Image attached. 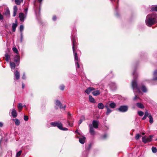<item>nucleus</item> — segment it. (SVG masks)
Returning a JSON list of instances; mask_svg holds the SVG:
<instances>
[{
	"mask_svg": "<svg viewBox=\"0 0 157 157\" xmlns=\"http://www.w3.org/2000/svg\"><path fill=\"white\" fill-rule=\"evenodd\" d=\"M109 105L111 108H114L115 107L116 105L115 103L112 102L109 104Z\"/></svg>",
	"mask_w": 157,
	"mask_h": 157,
	"instance_id": "nucleus-31",
	"label": "nucleus"
},
{
	"mask_svg": "<svg viewBox=\"0 0 157 157\" xmlns=\"http://www.w3.org/2000/svg\"><path fill=\"white\" fill-rule=\"evenodd\" d=\"M72 48L73 52L74 54V58L75 60V62L76 64V67L78 68H79V65L78 63V59L77 56V53L75 52V39L74 38L72 39Z\"/></svg>",
	"mask_w": 157,
	"mask_h": 157,
	"instance_id": "nucleus-1",
	"label": "nucleus"
},
{
	"mask_svg": "<svg viewBox=\"0 0 157 157\" xmlns=\"http://www.w3.org/2000/svg\"><path fill=\"white\" fill-rule=\"evenodd\" d=\"M140 137V135L139 134H137L135 136V139H136V140H137Z\"/></svg>",
	"mask_w": 157,
	"mask_h": 157,
	"instance_id": "nucleus-41",
	"label": "nucleus"
},
{
	"mask_svg": "<svg viewBox=\"0 0 157 157\" xmlns=\"http://www.w3.org/2000/svg\"><path fill=\"white\" fill-rule=\"evenodd\" d=\"M133 75H135V72H133Z\"/></svg>",
	"mask_w": 157,
	"mask_h": 157,
	"instance_id": "nucleus-60",
	"label": "nucleus"
},
{
	"mask_svg": "<svg viewBox=\"0 0 157 157\" xmlns=\"http://www.w3.org/2000/svg\"><path fill=\"white\" fill-rule=\"evenodd\" d=\"M23 0H21L22 1H23Z\"/></svg>",
	"mask_w": 157,
	"mask_h": 157,
	"instance_id": "nucleus-64",
	"label": "nucleus"
},
{
	"mask_svg": "<svg viewBox=\"0 0 157 157\" xmlns=\"http://www.w3.org/2000/svg\"><path fill=\"white\" fill-rule=\"evenodd\" d=\"M27 15L23 13H20L19 14L20 20H24L26 18Z\"/></svg>",
	"mask_w": 157,
	"mask_h": 157,
	"instance_id": "nucleus-10",
	"label": "nucleus"
},
{
	"mask_svg": "<svg viewBox=\"0 0 157 157\" xmlns=\"http://www.w3.org/2000/svg\"><path fill=\"white\" fill-rule=\"evenodd\" d=\"M17 10L18 9L17 6H14L13 8V17H15L16 16Z\"/></svg>",
	"mask_w": 157,
	"mask_h": 157,
	"instance_id": "nucleus-15",
	"label": "nucleus"
},
{
	"mask_svg": "<svg viewBox=\"0 0 157 157\" xmlns=\"http://www.w3.org/2000/svg\"><path fill=\"white\" fill-rule=\"evenodd\" d=\"M57 19V17L56 16H54L52 18L53 20H56Z\"/></svg>",
	"mask_w": 157,
	"mask_h": 157,
	"instance_id": "nucleus-51",
	"label": "nucleus"
},
{
	"mask_svg": "<svg viewBox=\"0 0 157 157\" xmlns=\"http://www.w3.org/2000/svg\"><path fill=\"white\" fill-rule=\"evenodd\" d=\"M105 107L107 109L106 114L108 115L112 111L107 106H105Z\"/></svg>",
	"mask_w": 157,
	"mask_h": 157,
	"instance_id": "nucleus-29",
	"label": "nucleus"
},
{
	"mask_svg": "<svg viewBox=\"0 0 157 157\" xmlns=\"http://www.w3.org/2000/svg\"><path fill=\"white\" fill-rule=\"evenodd\" d=\"M20 56L18 55V54L15 56L14 58V61L16 63V64L17 65H18L19 64V62L20 61Z\"/></svg>",
	"mask_w": 157,
	"mask_h": 157,
	"instance_id": "nucleus-11",
	"label": "nucleus"
},
{
	"mask_svg": "<svg viewBox=\"0 0 157 157\" xmlns=\"http://www.w3.org/2000/svg\"><path fill=\"white\" fill-rule=\"evenodd\" d=\"M13 121H14L16 125L18 126L20 125V121L18 119H13Z\"/></svg>",
	"mask_w": 157,
	"mask_h": 157,
	"instance_id": "nucleus-24",
	"label": "nucleus"
},
{
	"mask_svg": "<svg viewBox=\"0 0 157 157\" xmlns=\"http://www.w3.org/2000/svg\"><path fill=\"white\" fill-rule=\"evenodd\" d=\"M3 126V124L2 122H0V127H2Z\"/></svg>",
	"mask_w": 157,
	"mask_h": 157,
	"instance_id": "nucleus-55",
	"label": "nucleus"
},
{
	"mask_svg": "<svg viewBox=\"0 0 157 157\" xmlns=\"http://www.w3.org/2000/svg\"><path fill=\"white\" fill-rule=\"evenodd\" d=\"M28 9L27 8H25L24 10V12H25V13L27 15V12H28Z\"/></svg>",
	"mask_w": 157,
	"mask_h": 157,
	"instance_id": "nucleus-46",
	"label": "nucleus"
},
{
	"mask_svg": "<svg viewBox=\"0 0 157 157\" xmlns=\"http://www.w3.org/2000/svg\"><path fill=\"white\" fill-rule=\"evenodd\" d=\"M85 137L84 136L80 138L79 140V142L82 144H84L85 142Z\"/></svg>",
	"mask_w": 157,
	"mask_h": 157,
	"instance_id": "nucleus-19",
	"label": "nucleus"
},
{
	"mask_svg": "<svg viewBox=\"0 0 157 157\" xmlns=\"http://www.w3.org/2000/svg\"><path fill=\"white\" fill-rule=\"evenodd\" d=\"M80 119L82 120V121H84L85 120V117L84 116H82L81 117Z\"/></svg>",
	"mask_w": 157,
	"mask_h": 157,
	"instance_id": "nucleus-47",
	"label": "nucleus"
},
{
	"mask_svg": "<svg viewBox=\"0 0 157 157\" xmlns=\"http://www.w3.org/2000/svg\"><path fill=\"white\" fill-rule=\"evenodd\" d=\"M67 114V122L69 125L72 127L73 125L72 122H74V119L72 117L70 113H68Z\"/></svg>",
	"mask_w": 157,
	"mask_h": 157,
	"instance_id": "nucleus-4",
	"label": "nucleus"
},
{
	"mask_svg": "<svg viewBox=\"0 0 157 157\" xmlns=\"http://www.w3.org/2000/svg\"><path fill=\"white\" fill-rule=\"evenodd\" d=\"M89 127H90V133L91 135H93L95 133V132L94 131V128L93 127H92V125L90 124L89 125Z\"/></svg>",
	"mask_w": 157,
	"mask_h": 157,
	"instance_id": "nucleus-20",
	"label": "nucleus"
},
{
	"mask_svg": "<svg viewBox=\"0 0 157 157\" xmlns=\"http://www.w3.org/2000/svg\"><path fill=\"white\" fill-rule=\"evenodd\" d=\"M60 89L61 90H63L64 89V86L63 85H62L60 86Z\"/></svg>",
	"mask_w": 157,
	"mask_h": 157,
	"instance_id": "nucleus-44",
	"label": "nucleus"
},
{
	"mask_svg": "<svg viewBox=\"0 0 157 157\" xmlns=\"http://www.w3.org/2000/svg\"><path fill=\"white\" fill-rule=\"evenodd\" d=\"M23 106H22V104L21 103H19L18 105V109L20 112L21 109H22Z\"/></svg>",
	"mask_w": 157,
	"mask_h": 157,
	"instance_id": "nucleus-30",
	"label": "nucleus"
},
{
	"mask_svg": "<svg viewBox=\"0 0 157 157\" xmlns=\"http://www.w3.org/2000/svg\"><path fill=\"white\" fill-rule=\"evenodd\" d=\"M18 25V23L17 21H16L15 23H13L12 24V27L13 31L14 32L16 31V29Z\"/></svg>",
	"mask_w": 157,
	"mask_h": 157,
	"instance_id": "nucleus-14",
	"label": "nucleus"
},
{
	"mask_svg": "<svg viewBox=\"0 0 157 157\" xmlns=\"http://www.w3.org/2000/svg\"><path fill=\"white\" fill-rule=\"evenodd\" d=\"M154 75V78L153 79V80H157V70H155L153 74Z\"/></svg>",
	"mask_w": 157,
	"mask_h": 157,
	"instance_id": "nucleus-28",
	"label": "nucleus"
},
{
	"mask_svg": "<svg viewBox=\"0 0 157 157\" xmlns=\"http://www.w3.org/2000/svg\"><path fill=\"white\" fill-rule=\"evenodd\" d=\"M38 1L39 2L41 3L42 2V0H38Z\"/></svg>",
	"mask_w": 157,
	"mask_h": 157,
	"instance_id": "nucleus-56",
	"label": "nucleus"
},
{
	"mask_svg": "<svg viewBox=\"0 0 157 157\" xmlns=\"http://www.w3.org/2000/svg\"><path fill=\"white\" fill-rule=\"evenodd\" d=\"M15 2L16 4L19 5L21 3V1L20 0H15Z\"/></svg>",
	"mask_w": 157,
	"mask_h": 157,
	"instance_id": "nucleus-40",
	"label": "nucleus"
},
{
	"mask_svg": "<svg viewBox=\"0 0 157 157\" xmlns=\"http://www.w3.org/2000/svg\"><path fill=\"white\" fill-rule=\"evenodd\" d=\"M50 124L53 127L57 126L59 129L61 130L66 131L67 128L63 127V124L60 121H57L52 122Z\"/></svg>",
	"mask_w": 157,
	"mask_h": 157,
	"instance_id": "nucleus-2",
	"label": "nucleus"
},
{
	"mask_svg": "<svg viewBox=\"0 0 157 157\" xmlns=\"http://www.w3.org/2000/svg\"><path fill=\"white\" fill-rule=\"evenodd\" d=\"M22 37H23L22 33H21V42H22Z\"/></svg>",
	"mask_w": 157,
	"mask_h": 157,
	"instance_id": "nucleus-50",
	"label": "nucleus"
},
{
	"mask_svg": "<svg viewBox=\"0 0 157 157\" xmlns=\"http://www.w3.org/2000/svg\"><path fill=\"white\" fill-rule=\"evenodd\" d=\"M118 110L121 112H126L128 110V106L126 105L121 106L119 108Z\"/></svg>",
	"mask_w": 157,
	"mask_h": 157,
	"instance_id": "nucleus-6",
	"label": "nucleus"
},
{
	"mask_svg": "<svg viewBox=\"0 0 157 157\" xmlns=\"http://www.w3.org/2000/svg\"><path fill=\"white\" fill-rule=\"evenodd\" d=\"M132 86L134 90H137L139 91L138 88L137 86V84L135 79L133 80L132 82Z\"/></svg>",
	"mask_w": 157,
	"mask_h": 157,
	"instance_id": "nucleus-8",
	"label": "nucleus"
},
{
	"mask_svg": "<svg viewBox=\"0 0 157 157\" xmlns=\"http://www.w3.org/2000/svg\"><path fill=\"white\" fill-rule=\"evenodd\" d=\"M141 90L144 92H146L147 91L146 88L144 86H142Z\"/></svg>",
	"mask_w": 157,
	"mask_h": 157,
	"instance_id": "nucleus-33",
	"label": "nucleus"
},
{
	"mask_svg": "<svg viewBox=\"0 0 157 157\" xmlns=\"http://www.w3.org/2000/svg\"><path fill=\"white\" fill-rule=\"evenodd\" d=\"M137 106L140 109H144V105L141 103L140 102L137 103L136 104Z\"/></svg>",
	"mask_w": 157,
	"mask_h": 157,
	"instance_id": "nucleus-23",
	"label": "nucleus"
},
{
	"mask_svg": "<svg viewBox=\"0 0 157 157\" xmlns=\"http://www.w3.org/2000/svg\"><path fill=\"white\" fill-rule=\"evenodd\" d=\"M4 15L7 17H9L10 16V11L8 7H6L4 11Z\"/></svg>",
	"mask_w": 157,
	"mask_h": 157,
	"instance_id": "nucleus-9",
	"label": "nucleus"
},
{
	"mask_svg": "<svg viewBox=\"0 0 157 157\" xmlns=\"http://www.w3.org/2000/svg\"><path fill=\"white\" fill-rule=\"evenodd\" d=\"M22 153V151H19L17 153L16 156V157H19L21 154Z\"/></svg>",
	"mask_w": 157,
	"mask_h": 157,
	"instance_id": "nucleus-39",
	"label": "nucleus"
},
{
	"mask_svg": "<svg viewBox=\"0 0 157 157\" xmlns=\"http://www.w3.org/2000/svg\"><path fill=\"white\" fill-rule=\"evenodd\" d=\"M106 137V135H104V136H103V138H105V137Z\"/></svg>",
	"mask_w": 157,
	"mask_h": 157,
	"instance_id": "nucleus-57",
	"label": "nucleus"
},
{
	"mask_svg": "<svg viewBox=\"0 0 157 157\" xmlns=\"http://www.w3.org/2000/svg\"><path fill=\"white\" fill-rule=\"evenodd\" d=\"M14 78L16 79H18L20 77V74L17 71H16L14 74Z\"/></svg>",
	"mask_w": 157,
	"mask_h": 157,
	"instance_id": "nucleus-16",
	"label": "nucleus"
},
{
	"mask_svg": "<svg viewBox=\"0 0 157 157\" xmlns=\"http://www.w3.org/2000/svg\"><path fill=\"white\" fill-rule=\"evenodd\" d=\"M146 20H157V14L155 13L149 14L147 16Z\"/></svg>",
	"mask_w": 157,
	"mask_h": 157,
	"instance_id": "nucleus-3",
	"label": "nucleus"
},
{
	"mask_svg": "<svg viewBox=\"0 0 157 157\" xmlns=\"http://www.w3.org/2000/svg\"><path fill=\"white\" fill-rule=\"evenodd\" d=\"M138 114L140 116H142L144 115V113L143 112L141 111H138L137 112Z\"/></svg>",
	"mask_w": 157,
	"mask_h": 157,
	"instance_id": "nucleus-37",
	"label": "nucleus"
},
{
	"mask_svg": "<svg viewBox=\"0 0 157 157\" xmlns=\"http://www.w3.org/2000/svg\"><path fill=\"white\" fill-rule=\"evenodd\" d=\"M24 29V27L23 25H21L20 27V30L21 33H22V31Z\"/></svg>",
	"mask_w": 157,
	"mask_h": 157,
	"instance_id": "nucleus-36",
	"label": "nucleus"
},
{
	"mask_svg": "<svg viewBox=\"0 0 157 157\" xmlns=\"http://www.w3.org/2000/svg\"><path fill=\"white\" fill-rule=\"evenodd\" d=\"M11 114L13 117H15L17 116V113L15 109H13L11 112Z\"/></svg>",
	"mask_w": 157,
	"mask_h": 157,
	"instance_id": "nucleus-18",
	"label": "nucleus"
},
{
	"mask_svg": "<svg viewBox=\"0 0 157 157\" xmlns=\"http://www.w3.org/2000/svg\"><path fill=\"white\" fill-rule=\"evenodd\" d=\"M94 89H95L94 88L90 87L86 90H85V92L88 94L90 93L92 91L94 90Z\"/></svg>",
	"mask_w": 157,
	"mask_h": 157,
	"instance_id": "nucleus-12",
	"label": "nucleus"
},
{
	"mask_svg": "<svg viewBox=\"0 0 157 157\" xmlns=\"http://www.w3.org/2000/svg\"><path fill=\"white\" fill-rule=\"evenodd\" d=\"M135 106L134 105H133L132 107V108L133 109H135Z\"/></svg>",
	"mask_w": 157,
	"mask_h": 157,
	"instance_id": "nucleus-59",
	"label": "nucleus"
},
{
	"mask_svg": "<svg viewBox=\"0 0 157 157\" xmlns=\"http://www.w3.org/2000/svg\"><path fill=\"white\" fill-rule=\"evenodd\" d=\"M156 140H157V138Z\"/></svg>",
	"mask_w": 157,
	"mask_h": 157,
	"instance_id": "nucleus-63",
	"label": "nucleus"
},
{
	"mask_svg": "<svg viewBox=\"0 0 157 157\" xmlns=\"http://www.w3.org/2000/svg\"><path fill=\"white\" fill-rule=\"evenodd\" d=\"M5 57H6V60L7 61H8L9 60L10 58V56L8 54H6L5 55Z\"/></svg>",
	"mask_w": 157,
	"mask_h": 157,
	"instance_id": "nucleus-34",
	"label": "nucleus"
},
{
	"mask_svg": "<svg viewBox=\"0 0 157 157\" xmlns=\"http://www.w3.org/2000/svg\"><path fill=\"white\" fill-rule=\"evenodd\" d=\"M92 93L93 95L96 96L99 95L100 92L99 90H97L93 92Z\"/></svg>",
	"mask_w": 157,
	"mask_h": 157,
	"instance_id": "nucleus-21",
	"label": "nucleus"
},
{
	"mask_svg": "<svg viewBox=\"0 0 157 157\" xmlns=\"http://www.w3.org/2000/svg\"><path fill=\"white\" fill-rule=\"evenodd\" d=\"M89 100L92 103H95V100L94 98L91 95H89Z\"/></svg>",
	"mask_w": 157,
	"mask_h": 157,
	"instance_id": "nucleus-25",
	"label": "nucleus"
},
{
	"mask_svg": "<svg viewBox=\"0 0 157 157\" xmlns=\"http://www.w3.org/2000/svg\"><path fill=\"white\" fill-rule=\"evenodd\" d=\"M98 108L100 109H103L105 107L103 104L101 103L98 104Z\"/></svg>",
	"mask_w": 157,
	"mask_h": 157,
	"instance_id": "nucleus-22",
	"label": "nucleus"
},
{
	"mask_svg": "<svg viewBox=\"0 0 157 157\" xmlns=\"http://www.w3.org/2000/svg\"><path fill=\"white\" fill-rule=\"evenodd\" d=\"M146 24L148 26H151L157 22V20H146Z\"/></svg>",
	"mask_w": 157,
	"mask_h": 157,
	"instance_id": "nucleus-7",
	"label": "nucleus"
},
{
	"mask_svg": "<svg viewBox=\"0 0 157 157\" xmlns=\"http://www.w3.org/2000/svg\"><path fill=\"white\" fill-rule=\"evenodd\" d=\"M82 121H83L82 120L80 119L79 121V122H78V124H80L82 123Z\"/></svg>",
	"mask_w": 157,
	"mask_h": 157,
	"instance_id": "nucleus-52",
	"label": "nucleus"
},
{
	"mask_svg": "<svg viewBox=\"0 0 157 157\" xmlns=\"http://www.w3.org/2000/svg\"><path fill=\"white\" fill-rule=\"evenodd\" d=\"M112 2L113 3H114V2L115 3H118V0H112Z\"/></svg>",
	"mask_w": 157,
	"mask_h": 157,
	"instance_id": "nucleus-48",
	"label": "nucleus"
},
{
	"mask_svg": "<svg viewBox=\"0 0 157 157\" xmlns=\"http://www.w3.org/2000/svg\"><path fill=\"white\" fill-rule=\"evenodd\" d=\"M144 134H145L143 132V133H142V134L143 135H144Z\"/></svg>",
	"mask_w": 157,
	"mask_h": 157,
	"instance_id": "nucleus-61",
	"label": "nucleus"
},
{
	"mask_svg": "<svg viewBox=\"0 0 157 157\" xmlns=\"http://www.w3.org/2000/svg\"><path fill=\"white\" fill-rule=\"evenodd\" d=\"M10 67L11 69H14L15 67V65L14 63L13 62L10 63Z\"/></svg>",
	"mask_w": 157,
	"mask_h": 157,
	"instance_id": "nucleus-26",
	"label": "nucleus"
},
{
	"mask_svg": "<svg viewBox=\"0 0 157 157\" xmlns=\"http://www.w3.org/2000/svg\"><path fill=\"white\" fill-rule=\"evenodd\" d=\"M56 105L58 106L60 109L63 108L64 109L66 108V105H64L63 107L62 106V105L61 103L58 100H56Z\"/></svg>",
	"mask_w": 157,
	"mask_h": 157,
	"instance_id": "nucleus-13",
	"label": "nucleus"
},
{
	"mask_svg": "<svg viewBox=\"0 0 157 157\" xmlns=\"http://www.w3.org/2000/svg\"><path fill=\"white\" fill-rule=\"evenodd\" d=\"M12 50L14 52L16 53L17 54H18V51L16 47H13L12 48Z\"/></svg>",
	"mask_w": 157,
	"mask_h": 157,
	"instance_id": "nucleus-35",
	"label": "nucleus"
},
{
	"mask_svg": "<svg viewBox=\"0 0 157 157\" xmlns=\"http://www.w3.org/2000/svg\"><path fill=\"white\" fill-rule=\"evenodd\" d=\"M138 99H140L139 98L137 97L136 95H135V97L133 98V100L134 101H136Z\"/></svg>",
	"mask_w": 157,
	"mask_h": 157,
	"instance_id": "nucleus-43",
	"label": "nucleus"
},
{
	"mask_svg": "<svg viewBox=\"0 0 157 157\" xmlns=\"http://www.w3.org/2000/svg\"><path fill=\"white\" fill-rule=\"evenodd\" d=\"M93 124L94 128H98V122L97 121H93Z\"/></svg>",
	"mask_w": 157,
	"mask_h": 157,
	"instance_id": "nucleus-17",
	"label": "nucleus"
},
{
	"mask_svg": "<svg viewBox=\"0 0 157 157\" xmlns=\"http://www.w3.org/2000/svg\"><path fill=\"white\" fill-rule=\"evenodd\" d=\"M28 117L27 116H25L24 117V119L25 121H27L28 120Z\"/></svg>",
	"mask_w": 157,
	"mask_h": 157,
	"instance_id": "nucleus-45",
	"label": "nucleus"
},
{
	"mask_svg": "<svg viewBox=\"0 0 157 157\" xmlns=\"http://www.w3.org/2000/svg\"><path fill=\"white\" fill-rule=\"evenodd\" d=\"M24 86H25L23 84L22 85V88L23 89L24 88Z\"/></svg>",
	"mask_w": 157,
	"mask_h": 157,
	"instance_id": "nucleus-58",
	"label": "nucleus"
},
{
	"mask_svg": "<svg viewBox=\"0 0 157 157\" xmlns=\"http://www.w3.org/2000/svg\"><path fill=\"white\" fill-rule=\"evenodd\" d=\"M24 107H25L26 106V105H24Z\"/></svg>",
	"mask_w": 157,
	"mask_h": 157,
	"instance_id": "nucleus-62",
	"label": "nucleus"
},
{
	"mask_svg": "<svg viewBox=\"0 0 157 157\" xmlns=\"http://www.w3.org/2000/svg\"><path fill=\"white\" fill-rule=\"evenodd\" d=\"M148 117H149V122L151 124H152L153 123V119L152 116L151 115H149V116H148Z\"/></svg>",
	"mask_w": 157,
	"mask_h": 157,
	"instance_id": "nucleus-32",
	"label": "nucleus"
},
{
	"mask_svg": "<svg viewBox=\"0 0 157 157\" xmlns=\"http://www.w3.org/2000/svg\"><path fill=\"white\" fill-rule=\"evenodd\" d=\"M23 79H25L26 78V77L25 74H24L22 77Z\"/></svg>",
	"mask_w": 157,
	"mask_h": 157,
	"instance_id": "nucleus-53",
	"label": "nucleus"
},
{
	"mask_svg": "<svg viewBox=\"0 0 157 157\" xmlns=\"http://www.w3.org/2000/svg\"><path fill=\"white\" fill-rule=\"evenodd\" d=\"M149 115H151L150 114H149L147 111H146L145 112L144 115L146 117H148L149 116Z\"/></svg>",
	"mask_w": 157,
	"mask_h": 157,
	"instance_id": "nucleus-42",
	"label": "nucleus"
},
{
	"mask_svg": "<svg viewBox=\"0 0 157 157\" xmlns=\"http://www.w3.org/2000/svg\"><path fill=\"white\" fill-rule=\"evenodd\" d=\"M151 10L152 11H157V5L153 6L151 8Z\"/></svg>",
	"mask_w": 157,
	"mask_h": 157,
	"instance_id": "nucleus-27",
	"label": "nucleus"
},
{
	"mask_svg": "<svg viewBox=\"0 0 157 157\" xmlns=\"http://www.w3.org/2000/svg\"><path fill=\"white\" fill-rule=\"evenodd\" d=\"M3 16L0 13V20H3Z\"/></svg>",
	"mask_w": 157,
	"mask_h": 157,
	"instance_id": "nucleus-49",
	"label": "nucleus"
},
{
	"mask_svg": "<svg viewBox=\"0 0 157 157\" xmlns=\"http://www.w3.org/2000/svg\"><path fill=\"white\" fill-rule=\"evenodd\" d=\"M152 137L151 136H150L148 137L144 136L142 137V141L145 144L147 142H150L152 140Z\"/></svg>",
	"mask_w": 157,
	"mask_h": 157,
	"instance_id": "nucleus-5",
	"label": "nucleus"
},
{
	"mask_svg": "<svg viewBox=\"0 0 157 157\" xmlns=\"http://www.w3.org/2000/svg\"><path fill=\"white\" fill-rule=\"evenodd\" d=\"M146 117H147L145 116L144 115V117L142 118V119L143 120L145 119Z\"/></svg>",
	"mask_w": 157,
	"mask_h": 157,
	"instance_id": "nucleus-54",
	"label": "nucleus"
},
{
	"mask_svg": "<svg viewBox=\"0 0 157 157\" xmlns=\"http://www.w3.org/2000/svg\"><path fill=\"white\" fill-rule=\"evenodd\" d=\"M151 150L154 153H155L157 152V149L155 147H152L151 148Z\"/></svg>",
	"mask_w": 157,
	"mask_h": 157,
	"instance_id": "nucleus-38",
	"label": "nucleus"
}]
</instances>
